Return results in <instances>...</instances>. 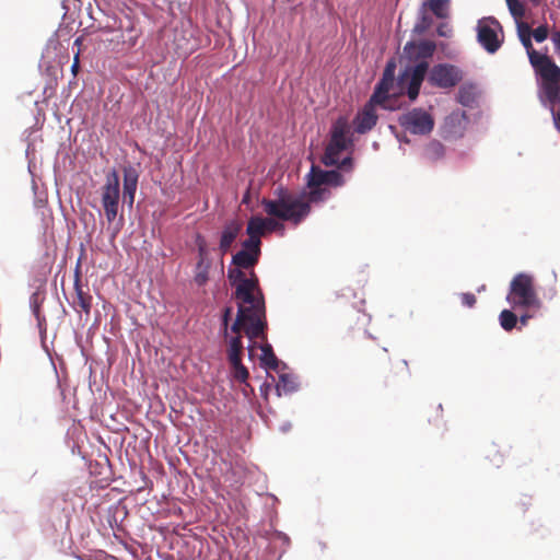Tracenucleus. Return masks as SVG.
<instances>
[{
    "label": "nucleus",
    "mask_w": 560,
    "mask_h": 560,
    "mask_svg": "<svg viewBox=\"0 0 560 560\" xmlns=\"http://www.w3.org/2000/svg\"><path fill=\"white\" fill-rule=\"evenodd\" d=\"M529 318H532V315H529V314H524V315H522V316L518 318V322H520V324H521L522 326H526V325H527V323H528V320H529Z\"/></svg>",
    "instance_id": "ea45409f"
},
{
    "label": "nucleus",
    "mask_w": 560,
    "mask_h": 560,
    "mask_svg": "<svg viewBox=\"0 0 560 560\" xmlns=\"http://www.w3.org/2000/svg\"><path fill=\"white\" fill-rule=\"evenodd\" d=\"M232 312H233L232 306H225L223 312H222L221 326H222L223 337L224 338L229 337V324H230V320H231Z\"/></svg>",
    "instance_id": "473e14b6"
},
{
    "label": "nucleus",
    "mask_w": 560,
    "mask_h": 560,
    "mask_svg": "<svg viewBox=\"0 0 560 560\" xmlns=\"http://www.w3.org/2000/svg\"><path fill=\"white\" fill-rule=\"evenodd\" d=\"M510 14L515 22H522L521 19L525 15V7L520 0H505Z\"/></svg>",
    "instance_id": "c85d7f7f"
},
{
    "label": "nucleus",
    "mask_w": 560,
    "mask_h": 560,
    "mask_svg": "<svg viewBox=\"0 0 560 560\" xmlns=\"http://www.w3.org/2000/svg\"><path fill=\"white\" fill-rule=\"evenodd\" d=\"M532 36L537 43H542L548 37L547 25H540L536 30L532 31Z\"/></svg>",
    "instance_id": "c9c22d12"
},
{
    "label": "nucleus",
    "mask_w": 560,
    "mask_h": 560,
    "mask_svg": "<svg viewBox=\"0 0 560 560\" xmlns=\"http://www.w3.org/2000/svg\"><path fill=\"white\" fill-rule=\"evenodd\" d=\"M120 198V183L119 175L116 170H112L106 175V182L102 189V206L107 222L109 223L108 231L112 238H115L124 228L122 214L118 217Z\"/></svg>",
    "instance_id": "39448f33"
},
{
    "label": "nucleus",
    "mask_w": 560,
    "mask_h": 560,
    "mask_svg": "<svg viewBox=\"0 0 560 560\" xmlns=\"http://www.w3.org/2000/svg\"><path fill=\"white\" fill-rule=\"evenodd\" d=\"M373 148H374V149H377V148H378V143H377V142H374V143H373Z\"/></svg>",
    "instance_id": "49530a36"
},
{
    "label": "nucleus",
    "mask_w": 560,
    "mask_h": 560,
    "mask_svg": "<svg viewBox=\"0 0 560 560\" xmlns=\"http://www.w3.org/2000/svg\"><path fill=\"white\" fill-rule=\"evenodd\" d=\"M485 289H486V285L483 284V285L479 287V288L477 289V291H478V292H481V291H485Z\"/></svg>",
    "instance_id": "c03bdc74"
},
{
    "label": "nucleus",
    "mask_w": 560,
    "mask_h": 560,
    "mask_svg": "<svg viewBox=\"0 0 560 560\" xmlns=\"http://www.w3.org/2000/svg\"><path fill=\"white\" fill-rule=\"evenodd\" d=\"M229 343L228 348V359L230 363H237L238 360H242L244 346L242 335L231 336L225 338Z\"/></svg>",
    "instance_id": "aec40b11"
},
{
    "label": "nucleus",
    "mask_w": 560,
    "mask_h": 560,
    "mask_svg": "<svg viewBox=\"0 0 560 560\" xmlns=\"http://www.w3.org/2000/svg\"><path fill=\"white\" fill-rule=\"evenodd\" d=\"M395 69L396 63L394 60H389L386 63V67L383 71V75L381 80L376 83L374 91L372 93V101L373 102H384L389 97V91L394 85L395 81Z\"/></svg>",
    "instance_id": "4468645a"
},
{
    "label": "nucleus",
    "mask_w": 560,
    "mask_h": 560,
    "mask_svg": "<svg viewBox=\"0 0 560 560\" xmlns=\"http://www.w3.org/2000/svg\"><path fill=\"white\" fill-rule=\"evenodd\" d=\"M376 105H380L385 109L389 108L384 102H373L371 96L353 119L354 131L357 133L364 135L375 127L378 119L375 112Z\"/></svg>",
    "instance_id": "ddd939ff"
},
{
    "label": "nucleus",
    "mask_w": 560,
    "mask_h": 560,
    "mask_svg": "<svg viewBox=\"0 0 560 560\" xmlns=\"http://www.w3.org/2000/svg\"><path fill=\"white\" fill-rule=\"evenodd\" d=\"M242 248L261 255V240L257 235L248 236L243 241Z\"/></svg>",
    "instance_id": "c756f323"
},
{
    "label": "nucleus",
    "mask_w": 560,
    "mask_h": 560,
    "mask_svg": "<svg viewBox=\"0 0 560 560\" xmlns=\"http://www.w3.org/2000/svg\"><path fill=\"white\" fill-rule=\"evenodd\" d=\"M468 124L464 110H454L446 116L443 124V135L446 139H458L463 137Z\"/></svg>",
    "instance_id": "2eb2a0df"
},
{
    "label": "nucleus",
    "mask_w": 560,
    "mask_h": 560,
    "mask_svg": "<svg viewBox=\"0 0 560 560\" xmlns=\"http://www.w3.org/2000/svg\"><path fill=\"white\" fill-rule=\"evenodd\" d=\"M427 77L431 85L448 89L462 80V70L453 65L439 63L428 70Z\"/></svg>",
    "instance_id": "f8f14e48"
},
{
    "label": "nucleus",
    "mask_w": 560,
    "mask_h": 560,
    "mask_svg": "<svg viewBox=\"0 0 560 560\" xmlns=\"http://www.w3.org/2000/svg\"><path fill=\"white\" fill-rule=\"evenodd\" d=\"M30 306H31V310L34 314V316L36 317L37 319V323L38 325L40 326L42 325V317H40V312H39V307H40V296L37 292H34L31 296H30Z\"/></svg>",
    "instance_id": "7c9ffc66"
},
{
    "label": "nucleus",
    "mask_w": 560,
    "mask_h": 560,
    "mask_svg": "<svg viewBox=\"0 0 560 560\" xmlns=\"http://www.w3.org/2000/svg\"><path fill=\"white\" fill-rule=\"evenodd\" d=\"M300 389V380L295 374L281 372L276 385L278 396L291 395Z\"/></svg>",
    "instance_id": "a211bd4d"
},
{
    "label": "nucleus",
    "mask_w": 560,
    "mask_h": 560,
    "mask_svg": "<svg viewBox=\"0 0 560 560\" xmlns=\"http://www.w3.org/2000/svg\"><path fill=\"white\" fill-rule=\"evenodd\" d=\"M517 36L526 49L529 62L535 70L538 80H544L546 78H550L553 74H560V68L555 63V61L547 55H541L537 52L533 48L532 44V28L525 22H517Z\"/></svg>",
    "instance_id": "423d86ee"
},
{
    "label": "nucleus",
    "mask_w": 560,
    "mask_h": 560,
    "mask_svg": "<svg viewBox=\"0 0 560 560\" xmlns=\"http://www.w3.org/2000/svg\"><path fill=\"white\" fill-rule=\"evenodd\" d=\"M138 179H139V173L135 167L127 166L124 168L122 197H124V201L127 202L129 205V207H132V205L135 202Z\"/></svg>",
    "instance_id": "f3484780"
},
{
    "label": "nucleus",
    "mask_w": 560,
    "mask_h": 560,
    "mask_svg": "<svg viewBox=\"0 0 560 560\" xmlns=\"http://www.w3.org/2000/svg\"><path fill=\"white\" fill-rule=\"evenodd\" d=\"M556 51H557L558 54H560V47H559L558 49H556Z\"/></svg>",
    "instance_id": "de8ad7c7"
},
{
    "label": "nucleus",
    "mask_w": 560,
    "mask_h": 560,
    "mask_svg": "<svg viewBox=\"0 0 560 560\" xmlns=\"http://www.w3.org/2000/svg\"><path fill=\"white\" fill-rule=\"evenodd\" d=\"M460 299L466 307H472L476 304V296L472 293H462Z\"/></svg>",
    "instance_id": "e433bc0d"
},
{
    "label": "nucleus",
    "mask_w": 560,
    "mask_h": 560,
    "mask_svg": "<svg viewBox=\"0 0 560 560\" xmlns=\"http://www.w3.org/2000/svg\"><path fill=\"white\" fill-rule=\"evenodd\" d=\"M261 255L241 248L232 256L231 264L228 270V279L232 287H234V298L250 302L252 294H264L259 279L254 271L255 266L258 264Z\"/></svg>",
    "instance_id": "7ed1b4c3"
},
{
    "label": "nucleus",
    "mask_w": 560,
    "mask_h": 560,
    "mask_svg": "<svg viewBox=\"0 0 560 560\" xmlns=\"http://www.w3.org/2000/svg\"><path fill=\"white\" fill-rule=\"evenodd\" d=\"M396 138L400 143H409V139L406 136L396 135Z\"/></svg>",
    "instance_id": "37998d69"
},
{
    "label": "nucleus",
    "mask_w": 560,
    "mask_h": 560,
    "mask_svg": "<svg viewBox=\"0 0 560 560\" xmlns=\"http://www.w3.org/2000/svg\"><path fill=\"white\" fill-rule=\"evenodd\" d=\"M353 145V140H334L329 139V142L325 149L324 155L322 156V163L326 166H338V168L345 172H351L353 166L352 156L348 155L340 159V154L347 151Z\"/></svg>",
    "instance_id": "9b49d317"
},
{
    "label": "nucleus",
    "mask_w": 560,
    "mask_h": 560,
    "mask_svg": "<svg viewBox=\"0 0 560 560\" xmlns=\"http://www.w3.org/2000/svg\"><path fill=\"white\" fill-rule=\"evenodd\" d=\"M506 301L512 307L538 306L539 300L533 287L532 276L524 272L517 273L510 283Z\"/></svg>",
    "instance_id": "6e6552de"
},
{
    "label": "nucleus",
    "mask_w": 560,
    "mask_h": 560,
    "mask_svg": "<svg viewBox=\"0 0 560 560\" xmlns=\"http://www.w3.org/2000/svg\"><path fill=\"white\" fill-rule=\"evenodd\" d=\"M432 24V19L425 13V9L421 7L418 21L416 22L412 32L417 35L425 33Z\"/></svg>",
    "instance_id": "cd10ccee"
},
{
    "label": "nucleus",
    "mask_w": 560,
    "mask_h": 560,
    "mask_svg": "<svg viewBox=\"0 0 560 560\" xmlns=\"http://www.w3.org/2000/svg\"><path fill=\"white\" fill-rule=\"evenodd\" d=\"M436 33L441 37H451L452 28L448 26L447 23H441L436 28Z\"/></svg>",
    "instance_id": "4c0bfd02"
},
{
    "label": "nucleus",
    "mask_w": 560,
    "mask_h": 560,
    "mask_svg": "<svg viewBox=\"0 0 560 560\" xmlns=\"http://www.w3.org/2000/svg\"><path fill=\"white\" fill-rule=\"evenodd\" d=\"M423 9L429 7L431 12L439 19H446L450 13V0H429L422 3Z\"/></svg>",
    "instance_id": "b1692460"
},
{
    "label": "nucleus",
    "mask_w": 560,
    "mask_h": 560,
    "mask_svg": "<svg viewBox=\"0 0 560 560\" xmlns=\"http://www.w3.org/2000/svg\"><path fill=\"white\" fill-rule=\"evenodd\" d=\"M78 305L86 313L91 310V296L85 295L81 290H78Z\"/></svg>",
    "instance_id": "f704fd0d"
},
{
    "label": "nucleus",
    "mask_w": 560,
    "mask_h": 560,
    "mask_svg": "<svg viewBox=\"0 0 560 560\" xmlns=\"http://www.w3.org/2000/svg\"><path fill=\"white\" fill-rule=\"evenodd\" d=\"M477 42L488 54H495L504 42L503 28L494 16H485L476 25Z\"/></svg>",
    "instance_id": "1a4fd4ad"
},
{
    "label": "nucleus",
    "mask_w": 560,
    "mask_h": 560,
    "mask_svg": "<svg viewBox=\"0 0 560 560\" xmlns=\"http://www.w3.org/2000/svg\"><path fill=\"white\" fill-rule=\"evenodd\" d=\"M234 369V377L240 382H245L248 378V370L243 365L242 360L237 363H231Z\"/></svg>",
    "instance_id": "2f4dec72"
},
{
    "label": "nucleus",
    "mask_w": 560,
    "mask_h": 560,
    "mask_svg": "<svg viewBox=\"0 0 560 560\" xmlns=\"http://www.w3.org/2000/svg\"><path fill=\"white\" fill-rule=\"evenodd\" d=\"M262 217H252L247 223L246 233L248 236L257 235L259 238L265 234Z\"/></svg>",
    "instance_id": "bb28decb"
},
{
    "label": "nucleus",
    "mask_w": 560,
    "mask_h": 560,
    "mask_svg": "<svg viewBox=\"0 0 560 560\" xmlns=\"http://www.w3.org/2000/svg\"><path fill=\"white\" fill-rule=\"evenodd\" d=\"M291 428H292L291 422L287 421L280 425V431L283 433H287L291 430Z\"/></svg>",
    "instance_id": "a19ab883"
},
{
    "label": "nucleus",
    "mask_w": 560,
    "mask_h": 560,
    "mask_svg": "<svg viewBox=\"0 0 560 560\" xmlns=\"http://www.w3.org/2000/svg\"><path fill=\"white\" fill-rule=\"evenodd\" d=\"M445 148L438 140H431L423 149V158L429 162H438L444 158Z\"/></svg>",
    "instance_id": "4be33fe9"
},
{
    "label": "nucleus",
    "mask_w": 560,
    "mask_h": 560,
    "mask_svg": "<svg viewBox=\"0 0 560 560\" xmlns=\"http://www.w3.org/2000/svg\"><path fill=\"white\" fill-rule=\"evenodd\" d=\"M276 535H277V537H278L279 539H281V540H282V541H284V542L290 541L289 536H288L287 534H284V533L277 532V534H276Z\"/></svg>",
    "instance_id": "79ce46f5"
},
{
    "label": "nucleus",
    "mask_w": 560,
    "mask_h": 560,
    "mask_svg": "<svg viewBox=\"0 0 560 560\" xmlns=\"http://www.w3.org/2000/svg\"><path fill=\"white\" fill-rule=\"evenodd\" d=\"M534 4H539L540 0H532Z\"/></svg>",
    "instance_id": "a18cd8bd"
},
{
    "label": "nucleus",
    "mask_w": 560,
    "mask_h": 560,
    "mask_svg": "<svg viewBox=\"0 0 560 560\" xmlns=\"http://www.w3.org/2000/svg\"><path fill=\"white\" fill-rule=\"evenodd\" d=\"M397 120L405 131L416 136H428L434 128L433 116L421 107L401 113Z\"/></svg>",
    "instance_id": "9d476101"
},
{
    "label": "nucleus",
    "mask_w": 560,
    "mask_h": 560,
    "mask_svg": "<svg viewBox=\"0 0 560 560\" xmlns=\"http://www.w3.org/2000/svg\"><path fill=\"white\" fill-rule=\"evenodd\" d=\"M212 267L211 258L198 259L195 266L194 281L198 287H205L209 281V270Z\"/></svg>",
    "instance_id": "6ab92c4d"
},
{
    "label": "nucleus",
    "mask_w": 560,
    "mask_h": 560,
    "mask_svg": "<svg viewBox=\"0 0 560 560\" xmlns=\"http://www.w3.org/2000/svg\"><path fill=\"white\" fill-rule=\"evenodd\" d=\"M499 322L505 331H511L516 327L518 317L511 310H503L499 315Z\"/></svg>",
    "instance_id": "a878e982"
},
{
    "label": "nucleus",
    "mask_w": 560,
    "mask_h": 560,
    "mask_svg": "<svg viewBox=\"0 0 560 560\" xmlns=\"http://www.w3.org/2000/svg\"><path fill=\"white\" fill-rule=\"evenodd\" d=\"M435 48V44L431 40H409L404 47V57L416 61L415 65L406 66L398 78V83L401 90L406 91L410 102H415L419 96L420 88L429 70L427 59L433 56Z\"/></svg>",
    "instance_id": "f03ea898"
},
{
    "label": "nucleus",
    "mask_w": 560,
    "mask_h": 560,
    "mask_svg": "<svg viewBox=\"0 0 560 560\" xmlns=\"http://www.w3.org/2000/svg\"><path fill=\"white\" fill-rule=\"evenodd\" d=\"M275 199L261 200L264 211L270 217L264 218L265 233L284 229L276 219L298 224L310 213L311 207L305 201V194H293L280 186L275 190Z\"/></svg>",
    "instance_id": "f257e3e1"
},
{
    "label": "nucleus",
    "mask_w": 560,
    "mask_h": 560,
    "mask_svg": "<svg viewBox=\"0 0 560 560\" xmlns=\"http://www.w3.org/2000/svg\"><path fill=\"white\" fill-rule=\"evenodd\" d=\"M551 40L553 43L555 49L560 48V32H556L551 36Z\"/></svg>",
    "instance_id": "58836bf2"
},
{
    "label": "nucleus",
    "mask_w": 560,
    "mask_h": 560,
    "mask_svg": "<svg viewBox=\"0 0 560 560\" xmlns=\"http://www.w3.org/2000/svg\"><path fill=\"white\" fill-rule=\"evenodd\" d=\"M196 243H197V249H198V259L210 258L209 249L207 247L206 241L202 235L197 234Z\"/></svg>",
    "instance_id": "72a5a7b5"
},
{
    "label": "nucleus",
    "mask_w": 560,
    "mask_h": 560,
    "mask_svg": "<svg viewBox=\"0 0 560 560\" xmlns=\"http://www.w3.org/2000/svg\"><path fill=\"white\" fill-rule=\"evenodd\" d=\"M242 229V222L236 219L230 220L223 225L219 242V249L222 255L230 252L233 243L241 234Z\"/></svg>",
    "instance_id": "dca6fc26"
},
{
    "label": "nucleus",
    "mask_w": 560,
    "mask_h": 560,
    "mask_svg": "<svg viewBox=\"0 0 560 560\" xmlns=\"http://www.w3.org/2000/svg\"><path fill=\"white\" fill-rule=\"evenodd\" d=\"M330 139L334 140H352L349 137V125L348 121L340 117L331 126Z\"/></svg>",
    "instance_id": "393cba45"
},
{
    "label": "nucleus",
    "mask_w": 560,
    "mask_h": 560,
    "mask_svg": "<svg viewBox=\"0 0 560 560\" xmlns=\"http://www.w3.org/2000/svg\"><path fill=\"white\" fill-rule=\"evenodd\" d=\"M237 314L235 320L229 326V334L242 335L244 331L250 340L259 338L266 340L267 319L264 294H252L250 302L237 300Z\"/></svg>",
    "instance_id": "20e7f679"
},
{
    "label": "nucleus",
    "mask_w": 560,
    "mask_h": 560,
    "mask_svg": "<svg viewBox=\"0 0 560 560\" xmlns=\"http://www.w3.org/2000/svg\"><path fill=\"white\" fill-rule=\"evenodd\" d=\"M477 100L476 88L471 84H464L459 88L457 101L465 107H472Z\"/></svg>",
    "instance_id": "5701e85b"
},
{
    "label": "nucleus",
    "mask_w": 560,
    "mask_h": 560,
    "mask_svg": "<svg viewBox=\"0 0 560 560\" xmlns=\"http://www.w3.org/2000/svg\"><path fill=\"white\" fill-rule=\"evenodd\" d=\"M261 355L260 361L264 368L270 369V370H278L281 362L276 357L273 349L270 343L265 342L260 346ZM282 368H287L284 363H282Z\"/></svg>",
    "instance_id": "412c9836"
},
{
    "label": "nucleus",
    "mask_w": 560,
    "mask_h": 560,
    "mask_svg": "<svg viewBox=\"0 0 560 560\" xmlns=\"http://www.w3.org/2000/svg\"><path fill=\"white\" fill-rule=\"evenodd\" d=\"M340 168L325 171L319 166L312 165L307 175V186L310 191L307 194L306 202H318L329 197L330 191L322 186L341 187L346 180L340 173Z\"/></svg>",
    "instance_id": "0eeeda50"
}]
</instances>
